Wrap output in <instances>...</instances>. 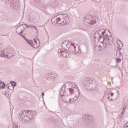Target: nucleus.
<instances>
[{"mask_svg":"<svg viewBox=\"0 0 128 128\" xmlns=\"http://www.w3.org/2000/svg\"><path fill=\"white\" fill-rule=\"evenodd\" d=\"M76 46H70L68 48V52L70 54H76Z\"/></svg>","mask_w":128,"mask_h":128,"instance_id":"nucleus-11","label":"nucleus"},{"mask_svg":"<svg viewBox=\"0 0 128 128\" xmlns=\"http://www.w3.org/2000/svg\"><path fill=\"white\" fill-rule=\"evenodd\" d=\"M32 27V26L30 25V26H24V28H31Z\"/></svg>","mask_w":128,"mask_h":128,"instance_id":"nucleus-29","label":"nucleus"},{"mask_svg":"<svg viewBox=\"0 0 128 128\" xmlns=\"http://www.w3.org/2000/svg\"><path fill=\"white\" fill-rule=\"evenodd\" d=\"M1 44H0V46Z\"/></svg>","mask_w":128,"mask_h":128,"instance_id":"nucleus-35","label":"nucleus"},{"mask_svg":"<svg viewBox=\"0 0 128 128\" xmlns=\"http://www.w3.org/2000/svg\"><path fill=\"white\" fill-rule=\"evenodd\" d=\"M24 113L26 114V116H30L32 114V110H24V112H20V116H22V114H24Z\"/></svg>","mask_w":128,"mask_h":128,"instance_id":"nucleus-10","label":"nucleus"},{"mask_svg":"<svg viewBox=\"0 0 128 128\" xmlns=\"http://www.w3.org/2000/svg\"><path fill=\"white\" fill-rule=\"evenodd\" d=\"M24 38V40H26V42L29 44L30 45V40H28L26 39L24 36H23Z\"/></svg>","mask_w":128,"mask_h":128,"instance_id":"nucleus-21","label":"nucleus"},{"mask_svg":"<svg viewBox=\"0 0 128 128\" xmlns=\"http://www.w3.org/2000/svg\"><path fill=\"white\" fill-rule=\"evenodd\" d=\"M86 82H87V84H90V78H88L86 80Z\"/></svg>","mask_w":128,"mask_h":128,"instance_id":"nucleus-27","label":"nucleus"},{"mask_svg":"<svg viewBox=\"0 0 128 128\" xmlns=\"http://www.w3.org/2000/svg\"><path fill=\"white\" fill-rule=\"evenodd\" d=\"M82 54V50L80 49V48L78 49V51H75L74 54H77L78 56V54Z\"/></svg>","mask_w":128,"mask_h":128,"instance_id":"nucleus-14","label":"nucleus"},{"mask_svg":"<svg viewBox=\"0 0 128 128\" xmlns=\"http://www.w3.org/2000/svg\"><path fill=\"white\" fill-rule=\"evenodd\" d=\"M12 86H16V82H15L14 81L11 82Z\"/></svg>","mask_w":128,"mask_h":128,"instance_id":"nucleus-18","label":"nucleus"},{"mask_svg":"<svg viewBox=\"0 0 128 128\" xmlns=\"http://www.w3.org/2000/svg\"><path fill=\"white\" fill-rule=\"evenodd\" d=\"M72 44L71 46H74V44L72 43V44Z\"/></svg>","mask_w":128,"mask_h":128,"instance_id":"nucleus-31","label":"nucleus"},{"mask_svg":"<svg viewBox=\"0 0 128 128\" xmlns=\"http://www.w3.org/2000/svg\"><path fill=\"white\" fill-rule=\"evenodd\" d=\"M103 40H101V42L104 44H108L112 42V34L108 30H105L104 32L102 33Z\"/></svg>","mask_w":128,"mask_h":128,"instance_id":"nucleus-2","label":"nucleus"},{"mask_svg":"<svg viewBox=\"0 0 128 128\" xmlns=\"http://www.w3.org/2000/svg\"><path fill=\"white\" fill-rule=\"evenodd\" d=\"M101 30H102L97 31L94 34V40L96 42H102V40H103L102 35H100Z\"/></svg>","mask_w":128,"mask_h":128,"instance_id":"nucleus-7","label":"nucleus"},{"mask_svg":"<svg viewBox=\"0 0 128 128\" xmlns=\"http://www.w3.org/2000/svg\"><path fill=\"white\" fill-rule=\"evenodd\" d=\"M44 96V92H42V96Z\"/></svg>","mask_w":128,"mask_h":128,"instance_id":"nucleus-32","label":"nucleus"},{"mask_svg":"<svg viewBox=\"0 0 128 128\" xmlns=\"http://www.w3.org/2000/svg\"><path fill=\"white\" fill-rule=\"evenodd\" d=\"M14 86H8V90H14Z\"/></svg>","mask_w":128,"mask_h":128,"instance_id":"nucleus-22","label":"nucleus"},{"mask_svg":"<svg viewBox=\"0 0 128 128\" xmlns=\"http://www.w3.org/2000/svg\"><path fill=\"white\" fill-rule=\"evenodd\" d=\"M28 26V24H22L20 26H18V27H17L16 28V32L17 34H20V36H21L24 37V35L22 34V32H24V30H26V28H24V26Z\"/></svg>","mask_w":128,"mask_h":128,"instance_id":"nucleus-5","label":"nucleus"},{"mask_svg":"<svg viewBox=\"0 0 128 128\" xmlns=\"http://www.w3.org/2000/svg\"><path fill=\"white\" fill-rule=\"evenodd\" d=\"M60 94L61 95V96H62V92H60Z\"/></svg>","mask_w":128,"mask_h":128,"instance_id":"nucleus-33","label":"nucleus"},{"mask_svg":"<svg viewBox=\"0 0 128 128\" xmlns=\"http://www.w3.org/2000/svg\"><path fill=\"white\" fill-rule=\"evenodd\" d=\"M52 22H54V24H58V22H56V18H52L51 20Z\"/></svg>","mask_w":128,"mask_h":128,"instance_id":"nucleus-19","label":"nucleus"},{"mask_svg":"<svg viewBox=\"0 0 128 128\" xmlns=\"http://www.w3.org/2000/svg\"><path fill=\"white\" fill-rule=\"evenodd\" d=\"M6 56L7 54H6V50H2L0 52V56H2V58H6Z\"/></svg>","mask_w":128,"mask_h":128,"instance_id":"nucleus-12","label":"nucleus"},{"mask_svg":"<svg viewBox=\"0 0 128 128\" xmlns=\"http://www.w3.org/2000/svg\"><path fill=\"white\" fill-rule=\"evenodd\" d=\"M66 41H64V42L62 43V46H66Z\"/></svg>","mask_w":128,"mask_h":128,"instance_id":"nucleus-26","label":"nucleus"},{"mask_svg":"<svg viewBox=\"0 0 128 128\" xmlns=\"http://www.w3.org/2000/svg\"><path fill=\"white\" fill-rule=\"evenodd\" d=\"M66 48H70V44H66Z\"/></svg>","mask_w":128,"mask_h":128,"instance_id":"nucleus-30","label":"nucleus"},{"mask_svg":"<svg viewBox=\"0 0 128 128\" xmlns=\"http://www.w3.org/2000/svg\"><path fill=\"white\" fill-rule=\"evenodd\" d=\"M9 128H18V126L16 123H13L12 126H10Z\"/></svg>","mask_w":128,"mask_h":128,"instance_id":"nucleus-15","label":"nucleus"},{"mask_svg":"<svg viewBox=\"0 0 128 128\" xmlns=\"http://www.w3.org/2000/svg\"><path fill=\"white\" fill-rule=\"evenodd\" d=\"M6 88V84L4 82H0V88Z\"/></svg>","mask_w":128,"mask_h":128,"instance_id":"nucleus-13","label":"nucleus"},{"mask_svg":"<svg viewBox=\"0 0 128 128\" xmlns=\"http://www.w3.org/2000/svg\"><path fill=\"white\" fill-rule=\"evenodd\" d=\"M6 58H12V56H14V54H8V52H6Z\"/></svg>","mask_w":128,"mask_h":128,"instance_id":"nucleus-16","label":"nucleus"},{"mask_svg":"<svg viewBox=\"0 0 128 128\" xmlns=\"http://www.w3.org/2000/svg\"><path fill=\"white\" fill-rule=\"evenodd\" d=\"M120 50H122L121 48H120Z\"/></svg>","mask_w":128,"mask_h":128,"instance_id":"nucleus-34","label":"nucleus"},{"mask_svg":"<svg viewBox=\"0 0 128 128\" xmlns=\"http://www.w3.org/2000/svg\"><path fill=\"white\" fill-rule=\"evenodd\" d=\"M57 16L56 22L62 24V26L69 24L70 20L68 19V16L66 14H60Z\"/></svg>","mask_w":128,"mask_h":128,"instance_id":"nucleus-3","label":"nucleus"},{"mask_svg":"<svg viewBox=\"0 0 128 128\" xmlns=\"http://www.w3.org/2000/svg\"><path fill=\"white\" fill-rule=\"evenodd\" d=\"M125 110H126V109H124V108H123V111L122 112L120 116V118H122V116H124V114Z\"/></svg>","mask_w":128,"mask_h":128,"instance_id":"nucleus-17","label":"nucleus"},{"mask_svg":"<svg viewBox=\"0 0 128 128\" xmlns=\"http://www.w3.org/2000/svg\"><path fill=\"white\" fill-rule=\"evenodd\" d=\"M20 120L21 122H24L26 124L30 123V120H32L34 118L32 117H30V116H24V115H20Z\"/></svg>","mask_w":128,"mask_h":128,"instance_id":"nucleus-6","label":"nucleus"},{"mask_svg":"<svg viewBox=\"0 0 128 128\" xmlns=\"http://www.w3.org/2000/svg\"><path fill=\"white\" fill-rule=\"evenodd\" d=\"M58 54L62 56V58H68V55H66V54H68V50L66 49L64 50H62V49H59L58 50Z\"/></svg>","mask_w":128,"mask_h":128,"instance_id":"nucleus-9","label":"nucleus"},{"mask_svg":"<svg viewBox=\"0 0 128 128\" xmlns=\"http://www.w3.org/2000/svg\"><path fill=\"white\" fill-rule=\"evenodd\" d=\"M120 93H118V90L116 89H112V91L108 94V99L110 102L112 100H116L118 98Z\"/></svg>","mask_w":128,"mask_h":128,"instance_id":"nucleus-4","label":"nucleus"},{"mask_svg":"<svg viewBox=\"0 0 128 128\" xmlns=\"http://www.w3.org/2000/svg\"><path fill=\"white\" fill-rule=\"evenodd\" d=\"M31 28H34L38 32V28H36V26H31Z\"/></svg>","mask_w":128,"mask_h":128,"instance_id":"nucleus-23","label":"nucleus"},{"mask_svg":"<svg viewBox=\"0 0 128 128\" xmlns=\"http://www.w3.org/2000/svg\"><path fill=\"white\" fill-rule=\"evenodd\" d=\"M38 42L36 40H34V42L32 40H30V46H32V48H40V40H38Z\"/></svg>","mask_w":128,"mask_h":128,"instance_id":"nucleus-8","label":"nucleus"},{"mask_svg":"<svg viewBox=\"0 0 128 128\" xmlns=\"http://www.w3.org/2000/svg\"><path fill=\"white\" fill-rule=\"evenodd\" d=\"M96 20H92L90 22V24H96Z\"/></svg>","mask_w":128,"mask_h":128,"instance_id":"nucleus-20","label":"nucleus"},{"mask_svg":"<svg viewBox=\"0 0 128 128\" xmlns=\"http://www.w3.org/2000/svg\"><path fill=\"white\" fill-rule=\"evenodd\" d=\"M62 90H64V92L62 94L63 96L66 94V96H74V98H62V102H66L67 104H70V102H74V100H76L80 98V91L76 84L74 83H69L67 82L64 84L62 88Z\"/></svg>","mask_w":128,"mask_h":128,"instance_id":"nucleus-1","label":"nucleus"},{"mask_svg":"<svg viewBox=\"0 0 128 128\" xmlns=\"http://www.w3.org/2000/svg\"><path fill=\"white\" fill-rule=\"evenodd\" d=\"M116 62H122V60L120 58H116Z\"/></svg>","mask_w":128,"mask_h":128,"instance_id":"nucleus-25","label":"nucleus"},{"mask_svg":"<svg viewBox=\"0 0 128 128\" xmlns=\"http://www.w3.org/2000/svg\"><path fill=\"white\" fill-rule=\"evenodd\" d=\"M124 128H128V123L124 125Z\"/></svg>","mask_w":128,"mask_h":128,"instance_id":"nucleus-28","label":"nucleus"},{"mask_svg":"<svg viewBox=\"0 0 128 128\" xmlns=\"http://www.w3.org/2000/svg\"><path fill=\"white\" fill-rule=\"evenodd\" d=\"M86 118L88 120H92V116H87Z\"/></svg>","mask_w":128,"mask_h":128,"instance_id":"nucleus-24","label":"nucleus"}]
</instances>
